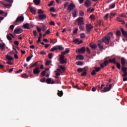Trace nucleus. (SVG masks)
Segmentation results:
<instances>
[{
    "instance_id": "35",
    "label": "nucleus",
    "mask_w": 127,
    "mask_h": 127,
    "mask_svg": "<svg viewBox=\"0 0 127 127\" xmlns=\"http://www.w3.org/2000/svg\"><path fill=\"white\" fill-rule=\"evenodd\" d=\"M57 50H63L64 49V48L61 46H57Z\"/></svg>"
},
{
    "instance_id": "56",
    "label": "nucleus",
    "mask_w": 127,
    "mask_h": 127,
    "mask_svg": "<svg viewBox=\"0 0 127 127\" xmlns=\"http://www.w3.org/2000/svg\"><path fill=\"white\" fill-rule=\"evenodd\" d=\"M80 37L81 38H85V37H86V36L85 35V34L84 33H81L80 34Z\"/></svg>"
},
{
    "instance_id": "3",
    "label": "nucleus",
    "mask_w": 127,
    "mask_h": 127,
    "mask_svg": "<svg viewBox=\"0 0 127 127\" xmlns=\"http://www.w3.org/2000/svg\"><path fill=\"white\" fill-rule=\"evenodd\" d=\"M93 28V25L91 24H87L86 25V32L87 34L90 33L91 32V30H92V29Z\"/></svg>"
},
{
    "instance_id": "44",
    "label": "nucleus",
    "mask_w": 127,
    "mask_h": 127,
    "mask_svg": "<svg viewBox=\"0 0 127 127\" xmlns=\"http://www.w3.org/2000/svg\"><path fill=\"white\" fill-rule=\"evenodd\" d=\"M22 78H25V79H27V78H28V75H27V74H26V73H24L22 75Z\"/></svg>"
},
{
    "instance_id": "36",
    "label": "nucleus",
    "mask_w": 127,
    "mask_h": 127,
    "mask_svg": "<svg viewBox=\"0 0 127 127\" xmlns=\"http://www.w3.org/2000/svg\"><path fill=\"white\" fill-rule=\"evenodd\" d=\"M3 5L5 6V7H10V6H11V4H9V3H4L3 4Z\"/></svg>"
},
{
    "instance_id": "7",
    "label": "nucleus",
    "mask_w": 127,
    "mask_h": 127,
    "mask_svg": "<svg viewBox=\"0 0 127 127\" xmlns=\"http://www.w3.org/2000/svg\"><path fill=\"white\" fill-rule=\"evenodd\" d=\"M70 50L68 49H66L64 52H62L61 55H60L59 57L65 58V55H66V54H68Z\"/></svg>"
},
{
    "instance_id": "47",
    "label": "nucleus",
    "mask_w": 127,
    "mask_h": 127,
    "mask_svg": "<svg viewBox=\"0 0 127 127\" xmlns=\"http://www.w3.org/2000/svg\"><path fill=\"white\" fill-rule=\"evenodd\" d=\"M48 56L49 58V59H51L52 58H53V54L52 53H49L48 55Z\"/></svg>"
},
{
    "instance_id": "14",
    "label": "nucleus",
    "mask_w": 127,
    "mask_h": 127,
    "mask_svg": "<svg viewBox=\"0 0 127 127\" xmlns=\"http://www.w3.org/2000/svg\"><path fill=\"white\" fill-rule=\"evenodd\" d=\"M120 30L122 32L123 35H124V36H126L127 41V31H125L124 28H121Z\"/></svg>"
},
{
    "instance_id": "16",
    "label": "nucleus",
    "mask_w": 127,
    "mask_h": 127,
    "mask_svg": "<svg viewBox=\"0 0 127 127\" xmlns=\"http://www.w3.org/2000/svg\"><path fill=\"white\" fill-rule=\"evenodd\" d=\"M0 48L1 51H3V50L5 49V44L2 43V44H1V43H0Z\"/></svg>"
},
{
    "instance_id": "6",
    "label": "nucleus",
    "mask_w": 127,
    "mask_h": 127,
    "mask_svg": "<svg viewBox=\"0 0 127 127\" xmlns=\"http://www.w3.org/2000/svg\"><path fill=\"white\" fill-rule=\"evenodd\" d=\"M113 86V84H111L109 85V87H105L104 88V90H101V93H104L105 92H109L112 89V86Z\"/></svg>"
},
{
    "instance_id": "2",
    "label": "nucleus",
    "mask_w": 127,
    "mask_h": 127,
    "mask_svg": "<svg viewBox=\"0 0 127 127\" xmlns=\"http://www.w3.org/2000/svg\"><path fill=\"white\" fill-rule=\"evenodd\" d=\"M22 32H23V30L21 28H16L14 30L13 34L15 35V34H20V33H22Z\"/></svg>"
},
{
    "instance_id": "60",
    "label": "nucleus",
    "mask_w": 127,
    "mask_h": 127,
    "mask_svg": "<svg viewBox=\"0 0 127 127\" xmlns=\"http://www.w3.org/2000/svg\"><path fill=\"white\" fill-rule=\"evenodd\" d=\"M14 28V25H11L10 26V29H11V30H13Z\"/></svg>"
},
{
    "instance_id": "30",
    "label": "nucleus",
    "mask_w": 127,
    "mask_h": 127,
    "mask_svg": "<svg viewBox=\"0 0 127 127\" xmlns=\"http://www.w3.org/2000/svg\"><path fill=\"white\" fill-rule=\"evenodd\" d=\"M33 57V55L28 57L26 59L27 62H29V61H30V60H31V58H32Z\"/></svg>"
},
{
    "instance_id": "49",
    "label": "nucleus",
    "mask_w": 127,
    "mask_h": 127,
    "mask_svg": "<svg viewBox=\"0 0 127 127\" xmlns=\"http://www.w3.org/2000/svg\"><path fill=\"white\" fill-rule=\"evenodd\" d=\"M45 74H46V70H43L41 73V74L42 76H43V77H44V76H45Z\"/></svg>"
},
{
    "instance_id": "61",
    "label": "nucleus",
    "mask_w": 127,
    "mask_h": 127,
    "mask_svg": "<svg viewBox=\"0 0 127 127\" xmlns=\"http://www.w3.org/2000/svg\"><path fill=\"white\" fill-rule=\"evenodd\" d=\"M14 44H15V45L18 46V45L19 44V42L18 41H16L14 42Z\"/></svg>"
},
{
    "instance_id": "31",
    "label": "nucleus",
    "mask_w": 127,
    "mask_h": 127,
    "mask_svg": "<svg viewBox=\"0 0 127 127\" xmlns=\"http://www.w3.org/2000/svg\"><path fill=\"white\" fill-rule=\"evenodd\" d=\"M100 70H101V67H97L96 66H95L94 67V71H95L96 72H99Z\"/></svg>"
},
{
    "instance_id": "43",
    "label": "nucleus",
    "mask_w": 127,
    "mask_h": 127,
    "mask_svg": "<svg viewBox=\"0 0 127 127\" xmlns=\"http://www.w3.org/2000/svg\"><path fill=\"white\" fill-rule=\"evenodd\" d=\"M55 50H57V47H54L53 48H52L51 50L50 51L51 52H53L54 51H55Z\"/></svg>"
},
{
    "instance_id": "58",
    "label": "nucleus",
    "mask_w": 127,
    "mask_h": 127,
    "mask_svg": "<svg viewBox=\"0 0 127 127\" xmlns=\"http://www.w3.org/2000/svg\"><path fill=\"white\" fill-rule=\"evenodd\" d=\"M37 30L38 31V32H39V33H41V28H40L39 27H37Z\"/></svg>"
},
{
    "instance_id": "10",
    "label": "nucleus",
    "mask_w": 127,
    "mask_h": 127,
    "mask_svg": "<svg viewBox=\"0 0 127 127\" xmlns=\"http://www.w3.org/2000/svg\"><path fill=\"white\" fill-rule=\"evenodd\" d=\"M60 62L61 64H66L67 63V61H65V58L60 57Z\"/></svg>"
},
{
    "instance_id": "27",
    "label": "nucleus",
    "mask_w": 127,
    "mask_h": 127,
    "mask_svg": "<svg viewBox=\"0 0 127 127\" xmlns=\"http://www.w3.org/2000/svg\"><path fill=\"white\" fill-rule=\"evenodd\" d=\"M90 47L92 49H96V48H97V45L90 44Z\"/></svg>"
},
{
    "instance_id": "5",
    "label": "nucleus",
    "mask_w": 127,
    "mask_h": 127,
    "mask_svg": "<svg viewBox=\"0 0 127 127\" xmlns=\"http://www.w3.org/2000/svg\"><path fill=\"white\" fill-rule=\"evenodd\" d=\"M77 20L78 25H84V18L83 17H78Z\"/></svg>"
},
{
    "instance_id": "8",
    "label": "nucleus",
    "mask_w": 127,
    "mask_h": 127,
    "mask_svg": "<svg viewBox=\"0 0 127 127\" xmlns=\"http://www.w3.org/2000/svg\"><path fill=\"white\" fill-rule=\"evenodd\" d=\"M24 20V17H23V16H19L17 17L14 23H15L16 22H18V21L19 22H23Z\"/></svg>"
},
{
    "instance_id": "38",
    "label": "nucleus",
    "mask_w": 127,
    "mask_h": 127,
    "mask_svg": "<svg viewBox=\"0 0 127 127\" xmlns=\"http://www.w3.org/2000/svg\"><path fill=\"white\" fill-rule=\"evenodd\" d=\"M116 34L118 36H121V35H122V33H121V31H120L119 30H118L117 31Z\"/></svg>"
},
{
    "instance_id": "59",
    "label": "nucleus",
    "mask_w": 127,
    "mask_h": 127,
    "mask_svg": "<svg viewBox=\"0 0 127 127\" xmlns=\"http://www.w3.org/2000/svg\"><path fill=\"white\" fill-rule=\"evenodd\" d=\"M69 4V3H68V2H65L64 4V8H66V7H67V6H68V5Z\"/></svg>"
},
{
    "instance_id": "1",
    "label": "nucleus",
    "mask_w": 127,
    "mask_h": 127,
    "mask_svg": "<svg viewBox=\"0 0 127 127\" xmlns=\"http://www.w3.org/2000/svg\"><path fill=\"white\" fill-rule=\"evenodd\" d=\"M113 38L114 33H113V32H109L107 36L103 38L102 40L105 44L109 45L110 41H111V39H113Z\"/></svg>"
},
{
    "instance_id": "34",
    "label": "nucleus",
    "mask_w": 127,
    "mask_h": 127,
    "mask_svg": "<svg viewBox=\"0 0 127 127\" xmlns=\"http://www.w3.org/2000/svg\"><path fill=\"white\" fill-rule=\"evenodd\" d=\"M38 62H35V63H34L33 64H32L30 67H29V69H31V68H33V67H35L36 65H37V63Z\"/></svg>"
},
{
    "instance_id": "53",
    "label": "nucleus",
    "mask_w": 127,
    "mask_h": 127,
    "mask_svg": "<svg viewBox=\"0 0 127 127\" xmlns=\"http://www.w3.org/2000/svg\"><path fill=\"white\" fill-rule=\"evenodd\" d=\"M28 73H29V75H30V78L34 77V76H33V74H32V73H31V71H28Z\"/></svg>"
},
{
    "instance_id": "33",
    "label": "nucleus",
    "mask_w": 127,
    "mask_h": 127,
    "mask_svg": "<svg viewBox=\"0 0 127 127\" xmlns=\"http://www.w3.org/2000/svg\"><path fill=\"white\" fill-rule=\"evenodd\" d=\"M38 14H44V12L41 9H40L38 10Z\"/></svg>"
},
{
    "instance_id": "37",
    "label": "nucleus",
    "mask_w": 127,
    "mask_h": 127,
    "mask_svg": "<svg viewBox=\"0 0 127 127\" xmlns=\"http://www.w3.org/2000/svg\"><path fill=\"white\" fill-rule=\"evenodd\" d=\"M46 82L47 83V84H51V78H49L47 79Z\"/></svg>"
},
{
    "instance_id": "20",
    "label": "nucleus",
    "mask_w": 127,
    "mask_h": 127,
    "mask_svg": "<svg viewBox=\"0 0 127 127\" xmlns=\"http://www.w3.org/2000/svg\"><path fill=\"white\" fill-rule=\"evenodd\" d=\"M77 13H78V10H74V12H72V16L73 17H77Z\"/></svg>"
},
{
    "instance_id": "51",
    "label": "nucleus",
    "mask_w": 127,
    "mask_h": 127,
    "mask_svg": "<svg viewBox=\"0 0 127 127\" xmlns=\"http://www.w3.org/2000/svg\"><path fill=\"white\" fill-rule=\"evenodd\" d=\"M46 80V78L45 77L43 78L42 79H40V81L42 83H44L45 82V80Z\"/></svg>"
},
{
    "instance_id": "57",
    "label": "nucleus",
    "mask_w": 127,
    "mask_h": 127,
    "mask_svg": "<svg viewBox=\"0 0 127 127\" xmlns=\"http://www.w3.org/2000/svg\"><path fill=\"white\" fill-rule=\"evenodd\" d=\"M46 29H47V27L45 26H44L42 27V30H43V31H45Z\"/></svg>"
},
{
    "instance_id": "42",
    "label": "nucleus",
    "mask_w": 127,
    "mask_h": 127,
    "mask_svg": "<svg viewBox=\"0 0 127 127\" xmlns=\"http://www.w3.org/2000/svg\"><path fill=\"white\" fill-rule=\"evenodd\" d=\"M83 71H84V68H78L77 69V72H78V73H81V72H83Z\"/></svg>"
},
{
    "instance_id": "19",
    "label": "nucleus",
    "mask_w": 127,
    "mask_h": 127,
    "mask_svg": "<svg viewBox=\"0 0 127 127\" xmlns=\"http://www.w3.org/2000/svg\"><path fill=\"white\" fill-rule=\"evenodd\" d=\"M24 28L26 29H30V27H29V24L25 23L23 25Z\"/></svg>"
},
{
    "instance_id": "50",
    "label": "nucleus",
    "mask_w": 127,
    "mask_h": 127,
    "mask_svg": "<svg viewBox=\"0 0 127 127\" xmlns=\"http://www.w3.org/2000/svg\"><path fill=\"white\" fill-rule=\"evenodd\" d=\"M84 14H85V12H84V11H81L79 13V15H80V16H84Z\"/></svg>"
},
{
    "instance_id": "55",
    "label": "nucleus",
    "mask_w": 127,
    "mask_h": 127,
    "mask_svg": "<svg viewBox=\"0 0 127 127\" xmlns=\"http://www.w3.org/2000/svg\"><path fill=\"white\" fill-rule=\"evenodd\" d=\"M33 33L34 36H37V32L36 31V30H33Z\"/></svg>"
},
{
    "instance_id": "62",
    "label": "nucleus",
    "mask_w": 127,
    "mask_h": 127,
    "mask_svg": "<svg viewBox=\"0 0 127 127\" xmlns=\"http://www.w3.org/2000/svg\"><path fill=\"white\" fill-rule=\"evenodd\" d=\"M124 74L122 75L123 77H127V71L123 72Z\"/></svg>"
},
{
    "instance_id": "12",
    "label": "nucleus",
    "mask_w": 127,
    "mask_h": 127,
    "mask_svg": "<svg viewBox=\"0 0 127 127\" xmlns=\"http://www.w3.org/2000/svg\"><path fill=\"white\" fill-rule=\"evenodd\" d=\"M107 65H109V62L108 60H105L103 64H100L101 68H104V67H106Z\"/></svg>"
},
{
    "instance_id": "45",
    "label": "nucleus",
    "mask_w": 127,
    "mask_h": 127,
    "mask_svg": "<svg viewBox=\"0 0 127 127\" xmlns=\"http://www.w3.org/2000/svg\"><path fill=\"white\" fill-rule=\"evenodd\" d=\"M117 67L118 69H121V64L116 62Z\"/></svg>"
},
{
    "instance_id": "54",
    "label": "nucleus",
    "mask_w": 127,
    "mask_h": 127,
    "mask_svg": "<svg viewBox=\"0 0 127 127\" xmlns=\"http://www.w3.org/2000/svg\"><path fill=\"white\" fill-rule=\"evenodd\" d=\"M60 69H61V70H63V71H65V67L62 66V65H60L59 66Z\"/></svg>"
},
{
    "instance_id": "25",
    "label": "nucleus",
    "mask_w": 127,
    "mask_h": 127,
    "mask_svg": "<svg viewBox=\"0 0 127 127\" xmlns=\"http://www.w3.org/2000/svg\"><path fill=\"white\" fill-rule=\"evenodd\" d=\"M115 6H116V3L114 2L112 4L110 5L109 9H111V8H115Z\"/></svg>"
},
{
    "instance_id": "41",
    "label": "nucleus",
    "mask_w": 127,
    "mask_h": 127,
    "mask_svg": "<svg viewBox=\"0 0 127 127\" xmlns=\"http://www.w3.org/2000/svg\"><path fill=\"white\" fill-rule=\"evenodd\" d=\"M6 37L7 39H8L9 41L12 40V38H11V37H10V36H9V34H7Z\"/></svg>"
},
{
    "instance_id": "63",
    "label": "nucleus",
    "mask_w": 127,
    "mask_h": 127,
    "mask_svg": "<svg viewBox=\"0 0 127 127\" xmlns=\"http://www.w3.org/2000/svg\"><path fill=\"white\" fill-rule=\"evenodd\" d=\"M50 10V11H52L53 12H55V9L54 7H51Z\"/></svg>"
},
{
    "instance_id": "26",
    "label": "nucleus",
    "mask_w": 127,
    "mask_h": 127,
    "mask_svg": "<svg viewBox=\"0 0 127 127\" xmlns=\"http://www.w3.org/2000/svg\"><path fill=\"white\" fill-rule=\"evenodd\" d=\"M98 46L99 48V49H104V46L102 44V43H99L98 44Z\"/></svg>"
},
{
    "instance_id": "4",
    "label": "nucleus",
    "mask_w": 127,
    "mask_h": 127,
    "mask_svg": "<svg viewBox=\"0 0 127 127\" xmlns=\"http://www.w3.org/2000/svg\"><path fill=\"white\" fill-rule=\"evenodd\" d=\"M75 7V4L72 3H70L67 7L68 12H70V11L72 10V9H74Z\"/></svg>"
},
{
    "instance_id": "9",
    "label": "nucleus",
    "mask_w": 127,
    "mask_h": 127,
    "mask_svg": "<svg viewBox=\"0 0 127 127\" xmlns=\"http://www.w3.org/2000/svg\"><path fill=\"white\" fill-rule=\"evenodd\" d=\"M38 20L41 21V20H44V19H46V14H39L38 15Z\"/></svg>"
},
{
    "instance_id": "48",
    "label": "nucleus",
    "mask_w": 127,
    "mask_h": 127,
    "mask_svg": "<svg viewBox=\"0 0 127 127\" xmlns=\"http://www.w3.org/2000/svg\"><path fill=\"white\" fill-rule=\"evenodd\" d=\"M97 74V72L96 71V70H93L92 72H91V75L92 76H95V75H96Z\"/></svg>"
},
{
    "instance_id": "46",
    "label": "nucleus",
    "mask_w": 127,
    "mask_h": 127,
    "mask_svg": "<svg viewBox=\"0 0 127 127\" xmlns=\"http://www.w3.org/2000/svg\"><path fill=\"white\" fill-rule=\"evenodd\" d=\"M86 75H87V71H83V72L81 74V76H82V77H84V76H86Z\"/></svg>"
},
{
    "instance_id": "29",
    "label": "nucleus",
    "mask_w": 127,
    "mask_h": 127,
    "mask_svg": "<svg viewBox=\"0 0 127 127\" xmlns=\"http://www.w3.org/2000/svg\"><path fill=\"white\" fill-rule=\"evenodd\" d=\"M122 70L123 72H127V67H125V65H122Z\"/></svg>"
},
{
    "instance_id": "11",
    "label": "nucleus",
    "mask_w": 127,
    "mask_h": 127,
    "mask_svg": "<svg viewBox=\"0 0 127 127\" xmlns=\"http://www.w3.org/2000/svg\"><path fill=\"white\" fill-rule=\"evenodd\" d=\"M33 73L35 75H38L39 73H40V70H39V68L37 67H36L35 69H34Z\"/></svg>"
},
{
    "instance_id": "32",
    "label": "nucleus",
    "mask_w": 127,
    "mask_h": 127,
    "mask_svg": "<svg viewBox=\"0 0 127 127\" xmlns=\"http://www.w3.org/2000/svg\"><path fill=\"white\" fill-rule=\"evenodd\" d=\"M78 26H79V29L81 30H85V26H84V25H79Z\"/></svg>"
},
{
    "instance_id": "23",
    "label": "nucleus",
    "mask_w": 127,
    "mask_h": 127,
    "mask_svg": "<svg viewBox=\"0 0 127 127\" xmlns=\"http://www.w3.org/2000/svg\"><path fill=\"white\" fill-rule=\"evenodd\" d=\"M58 96H59V97H62V96H63V91H60V90H58Z\"/></svg>"
},
{
    "instance_id": "39",
    "label": "nucleus",
    "mask_w": 127,
    "mask_h": 127,
    "mask_svg": "<svg viewBox=\"0 0 127 127\" xmlns=\"http://www.w3.org/2000/svg\"><path fill=\"white\" fill-rule=\"evenodd\" d=\"M52 62V61H47L45 63L46 66H48V65H50V64H51Z\"/></svg>"
},
{
    "instance_id": "13",
    "label": "nucleus",
    "mask_w": 127,
    "mask_h": 127,
    "mask_svg": "<svg viewBox=\"0 0 127 127\" xmlns=\"http://www.w3.org/2000/svg\"><path fill=\"white\" fill-rule=\"evenodd\" d=\"M86 52V48L85 47H82L81 48L78 49V53L83 54Z\"/></svg>"
},
{
    "instance_id": "40",
    "label": "nucleus",
    "mask_w": 127,
    "mask_h": 127,
    "mask_svg": "<svg viewBox=\"0 0 127 127\" xmlns=\"http://www.w3.org/2000/svg\"><path fill=\"white\" fill-rule=\"evenodd\" d=\"M76 64V65H78V66H82V65H83V62H77Z\"/></svg>"
},
{
    "instance_id": "52",
    "label": "nucleus",
    "mask_w": 127,
    "mask_h": 127,
    "mask_svg": "<svg viewBox=\"0 0 127 127\" xmlns=\"http://www.w3.org/2000/svg\"><path fill=\"white\" fill-rule=\"evenodd\" d=\"M89 18H91V19H92L93 20H94L95 19V16L93 14H91L90 17Z\"/></svg>"
},
{
    "instance_id": "18",
    "label": "nucleus",
    "mask_w": 127,
    "mask_h": 127,
    "mask_svg": "<svg viewBox=\"0 0 127 127\" xmlns=\"http://www.w3.org/2000/svg\"><path fill=\"white\" fill-rule=\"evenodd\" d=\"M6 59L8 60V61H12L13 60V58L11 57L10 56L7 55L5 57Z\"/></svg>"
},
{
    "instance_id": "22",
    "label": "nucleus",
    "mask_w": 127,
    "mask_h": 127,
    "mask_svg": "<svg viewBox=\"0 0 127 127\" xmlns=\"http://www.w3.org/2000/svg\"><path fill=\"white\" fill-rule=\"evenodd\" d=\"M121 64L123 66H125L126 65V60L124 58H121Z\"/></svg>"
},
{
    "instance_id": "21",
    "label": "nucleus",
    "mask_w": 127,
    "mask_h": 127,
    "mask_svg": "<svg viewBox=\"0 0 127 127\" xmlns=\"http://www.w3.org/2000/svg\"><path fill=\"white\" fill-rule=\"evenodd\" d=\"M109 63H113V64H115V65L117 64V62H116V60L115 59H113V60L112 59L109 60Z\"/></svg>"
},
{
    "instance_id": "15",
    "label": "nucleus",
    "mask_w": 127,
    "mask_h": 127,
    "mask_svg": "<svg viewBox=\"0 0 127 127\" xmlns=\"http://www.w3.org/2000/svg\"><path fill=\"white\" fill-rule=\"evenodd\" d=\"M84 5L86 7H89L91 5V1L89 0H86V1L84 2Z\"/></svg>"
},
{
    "instance_id": "17",
    "label": "nucleus",
    "mask_w": 127,
    "mask_h": 127,
    "mask_svg": "<svg viewBox=\"0 0 127 127\" xmlns=\"http://www.w3.org/2000/svg\"><path fill=\"white\" fill-rule=\"evenodd\" d=\"M77 60H83L84 59V57L81 55H78L76 56Z\"/></svg>"
},
{
    "instance_id": "64",
    "label": "nucleus",
    "mask_w": 127,
    "mask_h": 127,
    "mask_svg": "<svg viewBox=\"0 0 127 127\" xmlns=\"http://www.w3.org/2000/svg\"><path fill=\"white\" fill-rule=\"evenodd\" d=\"M79 42V39H76L75 40H74V41H73V42L74 43H77V42Z\"/></svg>"
},
{
    "instance_id": "28",
    "label": "nucleus",
    "mask_w": 127,
    "mask_h": 127,
    "mask_svg": "<svg viewBox=\"0 0 127 127\" xmlns=\"http://www.w3.org/2000/svg\"><path fill=\"white\" fill-rule=\"evenodd\" d=\"M30 10L32 12V13H33V14H35L36 11L35 10V9H34V8L32 7L30 8Z\"/></svg>"
},
{
    "instance_id": "24",
    "label": "nucleus",
    "mask_w": 127,
    "mask_h": 127,
    "mask_svg": "<svg viewBox=\"0 0 127 127\" xmlns=\"http://www.w3.org/2000/svg\"><path fill=\"white\" fill-rule=\"evenodd\" d=\"M33 1L36 5H39L40 4V0H33Z\"/></svg>"
}]
</instances>
